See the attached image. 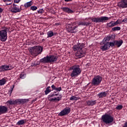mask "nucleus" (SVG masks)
<instances>
[{"instance_id": "1", "label": "nucleus", "mask_w": 127, "mask_h": 127, "mask_svg": "<svg viewBox=\"0 0 127 127\" xmlns=\"http://www.w3.org/2000/svg\"><path fill=\"white\" fill-rule=\"evenodd\" d=\"M85 44L84 43H78L73 46L72 49L74 51H77L75 53V56L77 58H82L85 57L86 52L83 50Z\"/></svg>"}, {"instance_id": "2", "label": "nucleus", "mask_w": 127, "mask_h": 127, "mask_svg": "<svg viewBox=\"0 0 127 127\" xmlns=\"http://www.w3.org/2000/svg\"><path fill=\"white\" fill-rule=\"evenodd\" d=\"M69 69L72 70L70 73V76L71 78H76V77H78V76L81 74V72H82V69H81L80 65H74L71 66Z\"/></svg>"}, {"instance_id": "3", "label": "nucleus", "mask_w": 127, "mask_h": 127, "mask_svg": "<svg viewBox=\"0 0 127 127\" xmlns=\"http://www.w3.org/2000/svg\"><path fill=\"white\" fill-rule=\"evenodd\" d=\"M58 60V56L54 55L47 56L40 60L41 63H54Z\"/></svg>"}, {"instance_id": "4", "label": "nucleus", "mask_w": 127, "mask_h": 127, "mask_svg": "<svg viewBox=\"0 0 127 127\" xmlns=\"http://www.w3.org/2000/svg\"><path fill=\"white\" fill-rule=\"evenodd\" d=\"M43 48L40 46H35L33 47H31L29 49V52L32 55V56H37L39 54H41Z\"/></svg>"}, {"instance_id": "5", "label": "nucleus", "mask_w": 127, "mask_h": 127, "mask_svg": "<svg viewBox=\"0 0 127 127\" xmlns=\"http://www.w3.org/2000/svg\"><path fill=\"white\" fill-rule=\"evenodd\" d=\"M101 120L106 125H110L114 122V117L112 116L111 114L105 113L102 116Z\"/></svg>"}, {"instance_id": "6", "label": "nucleus", "mask_w": 127, "mask_h": 127, "mask_svg": "<svg viewBox=\"0 0 127 127\" xmlns=\"http://www.w3.org/2000/svg\"><path fill=\"white\" fill-rule=\"evenodd\" d=\"M103 77L100 75H96L94 76L91 82L92 85L93 86H99L102 82Z\"/></svg>"}, {"instance_id": "7", "label": "nucleus", "mask_w": 127, "mask_h": 127, "mask_svg": "<svg viewBox=\"0 0 127 127\" xmlns=\"http://www.w3.org/2000/svg\"><path fill=\"white\" fill-rule=\"evenodd\" d=\"M7 39V32L6 30H1L0 31V41L2 42H5Z\"/></svg>"}, {"instance_id": "8", "label": "nucleus", "mask_w": 127, "mask_h": 127, "mask_svg": "<svg viewBox=\"0 0 127 127\" xmlns=\"http://www.w3.org/2000/svg\"><path fill=\"white\" fill-rule=\"evenodd\" d=\"M108 19H109L108 17L102 16L99 18H93L91 19V20L93 22H96V23H98L100 22H104V21H106Z\"/></svg>"}, {"instance_id": "9", "label": "nucleus", "mask_w": 127, "mask_h": 127, "mask_svg": "<svg viewBox=\"0 0 127 127\" xmlns=\"http://www.w3.org/2000/svg\"><path fill=\"white\" fill-rule=\"evenodd\" d=\"M14 67L11 65H7L6 64H3L0 66V72H5L6 71H9L12 70Z\"/></svg>"}, {"instance_id": "10", "label": "nucleus", "mask_w": 127, "mask_h": 127, "mask_svg": "<svg viewBox=\"0 0 127 127\" xmlns=\"http://www.w3.org/2000/svg\"><path fill=\"white\" fill-rule=\"evenodd\" d=\"M100 45H101L100 46V49L102 50V51H106L110 49V48L109 46V42L105 43V42L103 41V42H102L100 43Z\"/></svg>"}, {"instance_id": "11", "label": "nucleus", "mask_w": 127, "mask_h": 127, "mask_svg": "<svg viewBox=\"0 0 127 127\" xmlns=\"http://www.w3.org/2000/svg\"><path fill=\"white\" fill-rule=\"evenodd\" d=\"M70 112H71V109L70 108L66 107L59 114V116H60V117L66 116L68 114H70Z\"/></svg>"}, {"instance_id": "12", "label": "nucleus", "mask_w": 127, "mask_h": 127, "mask_svg": "<svg viewBox=\"0 0 127 127\" xmlns=\"http://www.w3.org/2000/svg\"><path fill=\"white\" fill-rule=\"evenodd\" d=\"M76 28H78V26H69L68 27L67 30L68 32H70L71 33H76V32H78V30H77Z\"/></svg>"}, {"instance_id": "13", "label": "nucleus", "mask_w": 127, "mask_h": 127, "mask_svg": "<svg viewBox=\"0 0 127 127\" xmlns=\"http://www.w3.org/2000/svg\"><path fill=\"white\" fill-rule=\"evenodd\" d=\"M11 12H13V13H16L17 12H20V11H21V9L17 7V5H16L15 4L13 3V6L11 9Z\"/></svg>"}, {"instance_id": "14", "label": "nucleus", "mask_w": 127, "mask_h": 127, "mask_svg": "<svg viewBox=\"0 0 127 127\" xmlns=\"http://www.w3.org/2000/svg\"><path fill=\"white\" fill-rule=\"evenodd\" d=\"M119 7L126 8L127 7V0H122L118 4Z\"/></svg>"}, {"instance_id": "15", "label": "nucleus", "mask_w": 127, "mask_h": 127, "mask_svg": "<svg viewBox=\"0 0 127 127\" xmlns=\"http://www.w3.org/2000/svg\"><path fill=\"white\" fill-rule=\"evenodd\" d=\"M7 113V107L4 106H0V115L6 114Z\"/></svg>"}, {"instance_id": "16", "label": "nucleus", "mask_w": 127, "mask_h": 127, "mask_svg": "<svg viewBox=\"0 0 127 127\" xmlns=\"http://www.w3.org/2000/svg\"><path fill=\"white\" fill-rule=\"evenodd\" d=\"M61 9L63 10L64 12H66L67 13H73L74 12V11L70 8L65 7H62Z\"/></svg>"}, {"instance_id": "17", "label": "nucleus", "mask_w": 127, "mask_h": 127, "mask_svg": "<svg viewBox=\"0 0 127 127\" xmlns=\"http://www.w3.org/2000/svg\"><path fill=\"white\" fill-rule=\"evenodd\" d=\"M17 100V104H19V105H24L25 103H27L28 102V99H16Z\"/></svg>"}, {"instance_id": "18", "label": "nucleus", "mask_w": 127, "mask_h": 127, "mask_svg": "<svg viewBox=\"0 0 127 127\" xmlns=\"http://www.w3.org/2000/svg\"><path fill=\"white\" fill-rule=\"evenodd\" d=\"M107 95H108V92L104 91L103 92L99 93L97 96L99 98V99H102V98H105L107 97Z\"/></svg>"}, {"instance_id": "19", "label": "nucleus", "mask_w": 127, "mask_h": 127, "mask_svg": "<svg viewBox=\"0 0 127 127\" xmlns=\"http://www.w3.org/2000/svg\"><path fill=\"white\" fill-rule=\"evenodd\" d=\"M123 43H124V41H123V40H121L119 41H115V46H117V47L118 48L121 47V46H122V45H123Z\"/></svg>"}, {"instance_id": "20", "label": "nucleus", "mask_w": 127, "mask_h": 127, "mask_svg": "<svg viewBox=\"0 0 127 127\" xmlns=\"http://www.w3.org/2000/svg\"><path fill=\"white\" fill-rule=\"evenodd\" d=\"M86 104L87 106H91V107L93 106H94V105H96L97 104V101L96 100L93 101V100H88L86 101Z\"/></svg>"}, {"instance_id": "21", "label": "nucleus", "mask_w": 127, "mask_h": 127, "mask_svg": "<svg viewBox=\"0 0 127 127\" xmlns=\"http://www.w3.org/2000/svg\"><path fill=\"white\" fill-rule=\"evenodd\" d=\"M51 88L52 89H53V90H55V91H57V92H60V91H62V88L61 87H56V86H55V85H54V84H53L51 86Z\"/></svg>"}, {"instance_id": "22", "label": "nucleus", "mask_w": 127, "mask_h": 127, "mask_svg": "<svg viewBox=\"0 0 127 127\" xmlns=\"http://www.w3.org/2000/svg\"><path fill=\"white\" fill-rule=\"evenodd\" d=\"M107 28H112V27H114L115 26V24H114V21L110 22L107 24Z\"/></svg>"}, {"instance_id": "23", "label": "nucleus", "mask_w": 127, "mask_h": 127, "mask_svg": "<svg viewBox=\"0 0 127 127\" xmlns=\"http://www.w3.org/2000/svg\"><path fill=\"white\" fill-rule=\"evenodd\" d=\"M7 103H8L9 105H16V104H17V101L16 99L15 100H10L8 101L7 102Z\"/></svg>"}, {"instance_id": "24", "label": "nucleus", "mask_w": 127, "mask_h": 127, "mask_svg": "<svg viewBox=\"0 0 127 127\" xmlns=\"http://www.w3.org/2000/svg\"><path fill=\"white\" fill-rule=\"evenodd\" d=\"M50 86H48L47 88H46V90L45 91V95H48L50 92H51V89Z\"/></svg>"}, {"instance_id": "25", "label": "nucleus", "mask_w": 127, "mask_h": 127, "mask_svg": "<svg viewBox=\"0 0 127 127\" xmlns=\"http://www.w3.org/2000/svg\"><path fill=\"white\" fill-rule=\"evenodd\" d=\"M112 31H114V32L119 31V30H121V27H119V26L114 27L112 28Z\"/></svg>"}, {"instance_id": "26", "label": "nucleus", "mask_w": 127, "mask_h": 127, "mask_svg": "<svg viewBox=\"0 0 127 127\" xmlns=\"http://www.w3.org/2000/svg\"><path fill=\"white\" fill-rule=\"evenodd\" d=\"M24 124H25L24 120H20L17 123V125L18 126H22V125H24Z\"/></svg>"}, {"instance_id": "27", "label": "nucleus", "mask_w": 127, "mask_h": 127, "mask_svg": "<svg viewBox=\"0 0 127 127\" xmlns=\"http://www.w3.org/2000/svg\"><path fill=\"white\" fill-rule=\"evenodd\" d=\"M31 5H32L31 1L27 2V3H25L24 4L25 7H29L30 6H31Z\"/></svg>"}, {"instance_id": "28", "label": "nucleus", "mask_w": 127, "mask_h": 127, "mask_svg": "<svg viewBox=\"0 0 127 127\" xmlns=\"http://www.w3.org/2000/svg\"><path fill=\"white\" fill-rule=\"evenodd\" d=\"M109 48L110 47H115V46H116V44H115V41H114L113 42H109Z\"/></svg>"}, {"instance_id": "29", "label": "nucleus", "mask_w": 127, "mask_h": 127, "mask_svg": "<svg viewBox=\"0 0 127 127\" xmlns=\"http://www.w3.org/2000/svg\"><path fill=\"white\" fill-rule=\"evenodd\" d=\"M80 98L79 97H77L76 96H72L69 98L70 101H77V100H79Z\"/></svg>"}, {"instance_id": "30", "label": "nucleus", "mask_w": 127, "mask_h": 127, "mask_svg": "<svg viewBox=\"0 0 127 127\" xmlns=\"http://www.w3.org/2000/svg\"><path fill=\"white\" fill-rule=\"evenodd\" d=\"M47 34L48 35V38L49 37H52V36H53V31H50L47 32Z\"/></svg>"}, {"instance_id": "31", "label": "nucleus", "mask_w": 127, "mask_h": 127, "mask_svg": "<svg viewBox=\"0 0 127 127\" xmlns=\"http://www.w3.org/2000/svg\"><path fill=\"white\" fill-rule=\"evenodd\" d=\"M5 79L2 78V79L0 80V86H2V85H4L5 84Z\"/></svg>"}, {"instance_id": "32", "label": "nucleus", "mask_w": 127, "mask_h": 127, "mask_svg": "<svg viewBox=\"0 0 127 127\" xmlns=\"http://www.w3.org/2000/svg\"><path fill=\"white\" fill-rule=\"evenodd\" d=\"M26 77V74L24 73V72H21L20 75V79H24Z\"/></svg>"}, {"instance_id": "33", "label": "nucleus", "mask_w": 127, "mask_h": 127, "mask_svg": "<svg viewBox=\"0 0 127 127\" xmlns=\"http://www.w3.org/2000/svg\"><path fill=\"white\" fill-rule=\"evenodd\" d=\"M113 23L114 24V26H116L118 25V24H121V23H122V22L120 21V20H117L116 22L113 21Z\"/></svg>"}, {"instance_id": "34", "label": "nucleus", "mask_w": 127, "mask_h": 127, "mask_svg": "<svg viewBox=\"0 0 127 127\" xmlns=\"http://www.w3.org/2000/svg\"><path fill=\"white\" fill-rule=\"evenodd\" d=\"M123 105H118L116 107V109L120 111L123 109Z\"/></svg>"}, {"instance_id": "35", "label": "nucleus", "mask_w": 127, "mask_h": 127, "mask_svg": "<svg viewBox=\"0 0 127 127\" xmlns=\"http://www.w3.org/2000/svg\"><path fill=\"white\" fill-rule=\"evenodd\" d=\"M30 9H32V10H36V9H37V7L35 6H32L30 7Z\"/></svg>"}, {"instance_id": "36", "label": "nucleus", "mask_w": 127, "mask_h": 127, "mask_svg": "<svg viewBox=\"0 0 127 127\" xmlns=\"http://www.w3.org/2000/svg\"><path fill=\"white\" fill-rule=\"evenodd\" d=\"M91 22H84V26L85 25V26H89V25H90V24H91Z\"/></svg>"}, {"instance_id": "37", "label": "nucleus", "mask_w": 127, "mask_h": 127, "mask_svg": "<svg viewBox=\"0 0 127 127\" xmlns=\"http://www.w3.org/2000/svg\"><path fill=\"white\" fill-rule=\"evenodd\" d=\"M61 99H62V95H60V97H57V101L59 102V101H61Z\"/></svg>"}, {"instance_id": "38", "label": "nucleus", "mask_w": 127, "mask_h": 127, "mask_svg": "<svg viewBox=\"0 0 127 127\" xmlns=\"http://www.w3.org/2000/svg\"><path fill=\"white\" fill-rule=\"evenodd\" d=\"M56 100H57L56 97H55V98H50V99H49V101H50V102H54V101H56Z\"/></svg>"}, {"instance_id": "39", "label": "nucleus", "mask_w": 127, "mask_h": 127, "mask_svg": "<svg viewBox=\"0 0 127 127\" xmlns=\"http://www.w3.org/2000/svg\"><path fill=\"white\" fill-rule=\"evenodd\" d=\"M110 39H112V36H108L106 37V40H107V41H110Z\"/></svg>"}, {"instance_id": "40", "label": "nucleus", "mask_w": 127, "mask_h": 127, "mask_svg": "<svg viewBox=\"0 0 127 127\" xmlns=\"http://www.w3.org/2000/svg\"><path fill=\"white\" fill-rule=\"evenodd\" d=\"M43 11H44V10H43V9H41L38 11V13H43Z\"/></svg>"}, {"instance_id": "41", "label": "nucleus", "mask_w": 127, "mask_h": 127, "mask_svg": "<svg viewBox=\"0 0 127 127\" xmlns=\"http://www.w3.org/2000/svg\"><path fill=\"white\" fill-rule=\"evenodd\" d=\"M54 96H55L54 94H51L48 96V99H51V98L54 97Z\"/></svg>"}, {"instance_id": "42", "label": "nucleus", "mask_w": 127, "mask_h": 127, "mask_svg": "<svg viewBox=\"0 0 127 127\" xmlns=\"http://www.w3.org/2000/svg\"><path fill=\"white\" fill-rule=\"evenodd\" d=\"M78 25H85V22H79Z\"/></svg>"}, {"instance_id": "43", "label": "nucleus", "mask_w": 127, "mask_h": 127, "mask_svg": "<svg viewBox=\"0 0 127 127\" xmlns=\"http://www.w3.org/2000/svg\"><path fill=\"white\" fill-rule=\"evenodd\" d=\"M122 22H124V23H127V18H125L122 20Z\"/></svg>"}, {"instance_id": "44", "label": "nucleus", "mask_w": 127, "mask_h": 127, "mask_svg": "<svg viewBox=\"0 0 127 127\" xmlns=\"http://www.w3.org/2000/svg\"><path fill=\"white\" fill-rule=\"evenodd\" d=\"M91 66V64L90 63H88L85 65V67L86 68H89V67H90Z\"/></svg>"}, {"instance_id": "45", "label": "nucleus", "mask_w": 127, "mask_h": 127, "mask_svg": "<svg viewBox=\"0 0 127 127\" xmlns=\"http://www.w3.org/2000/svg\"><path fill=\"white\" fill-rule=\"evenodd\" d=\"M3 1H4L5 2L8 1L11 2V1H12V0H3Z\"/></svg>"}, {"instance_id": "46", "label": "nucleus", "mask_w": 127, "mask_h": 127, "mask_svg": "<svg viewBox=\"0 0 127 127\" xmlns=\"http://www.w3.org/2000/svg\"><path fill=\"white\" fill-rule=\"evenodd\" d=\"M20 1V0H14V2H15L16 3H18Z\"/></svg>"}, {"instance_id": "47", "label": "nucleus", "mask_w": 127, "mask_h": 127, "mask_svg": "<svg viewBox=\"0 0 127 127\" xmlns=\"http://www.w3.org/2000/svg\"><path fill=\"white\" fill-rule=\"evenodd\" d=\"M123 127H127V122H126Z\"/></svg>"}, {"instance_id": "48", "label": "nucleus", "mask_w": 127, "mask_h": 127, "mask_svg": "<svg viewBox=\"0 0 127 127\" xmlns=\"http://www.w3.org/2000/svg\"><path fill=\"white\" fill-rule=\"evenodd\" d=\"M60 24H61V23H57L55 24V25H57V26H58V25H60Z\"/></svg>"}, {"instance_id": "49", "label": "nucleus", "mask_w": 127, "mask_h": 127, "mask_svg": "<svg viewBox=\"0 0 127 127\" xmlns=\"http://www.w3.org/2000/svg\"><path fill=\"white\" fill-rule=\"evenodd\" d=\"M31 66H32V67L35 66H36V64H31Z\"/></svg>"}, {"instance_id": "50", "label": "nucleus", "mask_w": 127, "mask_h": 127, "mask_svg": "<svg viewBox=\"0 0 127 127\" xmlns=\"http://www.w3.org/2000/svg\"><path fill=\"white\" fill-rule=\"evenodd\" d=\"M72 0H64V1H66V2H68V1H72Z\"/></svg>"}, {"instance_id": "51", "label": "nucleus", "mask_w": 127, "mask_h": 127, "mask_svg": "<svg viewBox=\"0 0 127 127\" xmlns=\"http://www.w3.org/2000/svg\"><path fill=\"white\" fill-rule=\"evenodd\" d=\"M0 12H2V8L0 7Z\"/></svg>"}, {"instance_id": "52", "label": "nucleus", "mask_w": 127, "mask_h": 127, "mask_svg": "<svg viewBox=\"0 0 127 127\" xmlns=\"http://www.w3.org/2000/svg\"><path fill=\"white\" fill-rule=\"evenodd\" d=\"M56 34H57V33L53 32V36H54V35H56Z\"/></svg>"}, {"instance_id": "53", "label": "nucleus", "mask_w": 127, "mask_h": 127, "mask_svg": "<svg viewBox=\"0 0 127 127\" xmlns=\"http://www.w3.org/2000/svg\"><path fill=\"white\" fill-rule=\"evenodd\" d=\"M13 87H14V86H13ZM13 87L12 88H11V90H10V91H11L10 94H11V92H12V90H13Z\"/></svg>"}, {"instance_id": "54", "label": "nucleus", "mask_w": 127, "mask_h": 127, "mask_svg": "<svg viewBox=\"0 0 127 127\" xmlns=\"http://www.w3.org/2000/svg\"><path fill=\"white\" fill-rule=\"evenodd\" d=\"M42 41H45V40L44 39H43Z\"/></svg>"}, {"instance_id": "55", "label": "nucleus", "mask_w": 127, "mask_h": 127, "mask_svg": "<svg viewBox=\"0 0 127 127\" xmlns=\"http://www.w3.org/2000/svg\"><path fill=\"white\" fill-rule=\"evenodd\" d=\"M55 96H58V94H55Z\"/></svg>"}, {"instance_id": "56", "label": "nucleus", "mask_w": 127, "mask_h": 127, "mask_svg": "<svg viewBox=\"0 0 127 127\" xmlns=\"http://www.w3.org/2000/svg\"><path fill=\"white\" fill-rule=\"evenodd\" d=\"M42 34H44V33L40 34L41 35H42Z\"/></svg>"}, {"instance_id": "57", "label": "nucleus", "mask_w": 127, "mask_h": 127, "mask_svg": "<svg viewBox=\"0 0 127 127\" xmlns=\"http://www.w3.org/2000/svg\"><path fill=\"white\" fill-rule=\"evenodd\" d=\"M34 101V102H35V100H33Z\"/></svg>"}, {"instance_id": "58", "label": "nucleus", "mask_w": 127, "mask_h": 127, "mask_svg": "<svg viewBox=\"0 0 127 127\" xmlns=\"http://www.w3.org/2000/svg\"><path fill=\"white\" fill-rule=\"evenodd\" d=\"M9 4H10V3H9Z\"/></svg>"}]
</instances>
